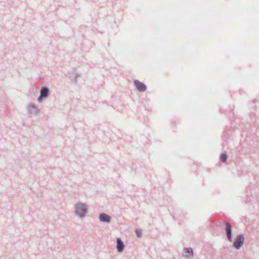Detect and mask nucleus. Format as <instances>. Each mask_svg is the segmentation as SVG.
<instances>
[{"mask_svg": "<svg viewBox=\"0 0 259 259\" xmlns=\"http://www.w3.org/2000/svg\"><path fill=\"white\" fill-rule=\"evenodd\" d=\"M124 244L121 241L120 239H117V249L118 252H121L123 251L124 248Z\"/></svg>", "mask_w": 259, "mask_h": 259, "instance_id": "423d86ee", "label": "nucleus"}, {"mask_svg": "<svg viewBox=\"0 0 259 259\" xmlns=\"http://www.w3.org/2000/svg\"><path fill=\"white\" fill-rule=\"evenodd\" d=\"M136 233L137 234V236L138 237H140L142 235V232L141 230H136Z\"/></svg>", "mask_w": 259, "mask_h": 259, "instance_id": "9d476101", "label": "nucleus"}, {"mask_svg": "<svg viewBox=\"0 0 259 259\" xmlns=\"http://www.w3.org/2000/svg\"><path fill=\"white\" fill-rule=\"evenodd\" d=\"M220 158L223 162H225L227 160V156L225 154H222L221 155Z\"/></svg>", "mask_w": 259, "mask_h": 259, "instance_id": "1a4fd4ad", "label": "nucleus"}, {"mask_svg": "<svg viewBox=\"0 0 259 259\" xmlns=\"http://www.w3.org/2000/svg\"><path fill=\"white\" fill-rule=\"evenodd\" d=\"M100 220L102 222H109L110 217L109 215L105 214V213H102L100 215L99 217Z\"/></svg>", "mask_w": 259, "mask_h": 259, "instance_id": "0eeeda50", "label": "nucleus"}, {"mask_svg": "<svg viewBox=\"0 0 259 259\" xmlns=\"http://www.w3.org/2000/svg\"><path fill=\"white\" fill-rule=\"evenodd\" d=\"M185 255L186 257H188V255H186H186Z\"/></svg>", "mask_w": 259, "mask_h": 259, "instance_id": "9b49d317", "label": "nucleus"}, {"mask_svg": "<svg viewBox=\"0 0 259 259\" xmlns=\"http://www.w3.org/2000/svg\"><path fill=\"white\" fill-rule=\"evenodd\" d=\"M226 234H227V238L230 242H231L232 241L231 226L230 224H229L228 223H226Z\"/></svg>", "mask_w": 259, "mask_h": 259, "instance_id": "20e7f679", "label": "nucleus"}, {"mask_svg": "<svg viewBox=\"0 0 259 259\" xmlns=\"http://www.w3.org/2000/svg\"><path fill=\"white\" fill-rule=\"evenodd\" d=\"M244 237L243 235H239L237 236L234 242L233 246L236 249H239L243 244Z\"/></svg>", "mask_w": 259, "mask_h": 259, "instance_id": "f03ea898", "label": "nucleus"}, {"mask_svg": "<svg viewBox=\"0 0 259 259\" xmlns=\"http://www.w3.org/2000/svg\"><path fill=\"white\" fill-rule=\"evenodd\" d=\"M184 251L185 253H189L190 255H193V250L191 248H185L184 249Z\"/></svg>", "mask_w": 259, "mask_h": 259, "instance_id": "6e6552de", "label": "nucleus"}, {"mask_svg": "<svg viewBox=\"0 0 259 259\" xmlns=\"http://www.w3.org/2000/svg\"><path fill=\"white\" fill-rule=\"evenodd\" d=\"M76 213L80 217L83 216L86 211L87 208L85 206L81 203H78L76 206Z\"/></svg>", "mask_w": 259, "mask_h": 259, "instance_id": "f257e3e1", "label": "nucleus"}, {"mask_svg": "<svg viewBox=\"0 0 259 259\" xmlns=\"http://www.w3.org/2000/svg\"><path fill=\"white\" fill-rule=\"evenodd\" d=\"M49 93V90L46 87H43L40 91V96L39 98V100H40V99L42 98H46L48 96Z\"/></svg>", "mask_w": 259, "mask_h": 259, "instance_id": "39448f33", "label": "nucleus"}, {"mask_svg": "<svg viewBox=\"0 0 259 259\" xmlns=\"http://www.w3.org/2000/svg\"><path fill=\"white\" fill-rule=\"evenodd\" d=\"M134 83L137 89L140 92H144L146 90V87L145 86V85L144 83L139 81V80H135Z\"/></svg>", "mask_w": 259, "mask_h": 259, "instance_id": "7ed1b4c3", "label": "nucleus"}]
</instances>
